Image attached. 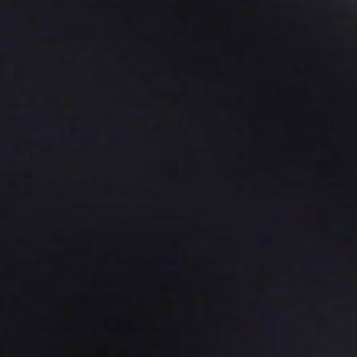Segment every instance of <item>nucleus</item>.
<instances>
[{"instance_id":"423d86ee","label":"nucleus","mask_w":357,"mask_h":357,"mask_svg":"<svg viewBox=\"0 0 357 357\" xmlns=\"http://www.w3.org/2000/svg\"><path fill=\"white\" fill-rule=\"evenodd\" d=\"M325 135H326L325 134H321V137H325Z\"/></svg>"},{"instance_id":"f03ea898","label":"nucleus","mask_w":357,"mask_h":357,"mask_svg":"<svg viewBox=\"0 0 357 357\" xmlns=\"http://www.w3.org/2000/svg\"><path fill=\"white\" fill-rule=\"evenodd\" d=\"M128 134L123 131H110L105 133L104 137L109 141H119L127 137Z\"/></svg>"},{"instance_id":"7ed1b4c3","label":"nucleus","mask_w":357,"mask_h":357,"mask_svg":"<svg viewBox=\"0 0 357 357\" xmlns=\"http://www.w3.org/2000/svg\"><path fill=\"white\" fill-rule=\"evenodd\" d=\"M264 245H265V244L262 242H257L254 244V247L257 249H261V248H264Z\"/></svg>"},{"instance_id":"39448f33","label":"nucleus","mask_w":357,"mask_h":357,"mask_svg":"<svg viewBox=\"0 0 357 357\" xmlns=\"http://www.w3.org/2000/svg\"><path fill=\"white\" fill-rule=\"evenodd\" d=\"M355 136H356V135H355V134H354V133H349V134H347V137H352V138H353V137H354Z\"/></svg>"},{"instance_id":"20e7f679","label":"nucleus","mask_w":357,"mask_h":357,"mask_svg":"<svg viewBox=\"0 0 357 357\" xmlns=\"http://www.w3.org/2000/svg\"><path fill=\"white\" fill-rule=\"evenodd\" d=\"M296 291L295 289H288L284 291L285 294H295Z\"/></svg>"},{"instance_id":"f257e3e1","label":"nucleus","mask_w":357,"mask_h":357,"mask_svg":"<svg viewBox=\"0 0 357 357\" xmlns=\"http://www.w3.org/2000/svg\"><path fill=\"white\" fill-rule=\"evenodd\" d=\"M23 138L38 139L44 137H56L63 141H73L80 139L87 143H93L96 141V137L93 135L83 132H51V133H30L20 135Z\"/></svg>"}]
</instances>
